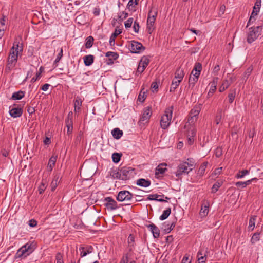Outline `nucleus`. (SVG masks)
I'll use <instances>...</instances> for the list:
<instances>
[{
  "mask_svg": "<svg viewBox=\"0 0 263 263\" xmlns=\"http://www.w3.org/2000/svg\"><path fill=\"white\" fill-rule=\"evenodd\" d=\"M144 88H142L138 97L137 100L139 101L140 102L143 103L144 102L145 100L146 99L147 97L146 92L145 91H143Z\"/></svg>",
  "mask_w": 263,
  "mask_h": 263,
  "instance_id": "29",
  "label": "nucleus"
},
{
  "mask_svg": "<svg viewBox=\"0 0 263 263\" xmlns=\"http://www.w3.org/2000/svg\"><path fill=\"white\" fill-rule=\"evenodd\" d=\"M106 57L110 58L112 60H116L119 57V54L117 52L108 51L105 54Z\"/></svg>",
  "mask_w": 263,
  "mask_h": 263,
  "instance_id": "37",
  "label": "nucleus"
},
{
  "mask_svg": "<svg viewBox=\"0 0 263 263\" xmlns=\"http://www.w3.org/2000/svg\"><path fill=\"white\" fill-rule=\"evenodd\" d=\"M230 85V84L227 81H226V80H224L223 82H222L221 85L219 87V91L223 92L226 89H227Z\"/></svg>",
  "mask_w": 263,
  "mask_h": 263,
  "instance_id": "44",
  "label": "nucleus"
},
{
  "mask_svg": "<svg viewBox=\"0 0 263 263\" xmlns=\"http://www.w3.org/2000/svg\"><path fill=\"white\" fill-rule=\"evenodd\" d=\"M198 78L196 77H192L191 75L189 79V86L193 87L195 86V83L197 82Z\"/></svg>",
  "mask_w": 263,
  "mask_h": 263,
  "instance_id": "45",
  "label": "nucleus"
},
{
  "mask_svg": "<svg viewBox=\"0 0 263 263\" xmlns=\"http://www.w3.org/2000/svg\"><path fill=\"white\" fill-rule=\"evenodd\" d=\"M34 245L32 243H27L17 251L16 256L18 258L26 257L34 250Z\"/></svg>",
  "mask_w": 263,
  "mask_h": 263,
  "instance_id": "3",
  "label": "nucleus"
},
{
  "mask_svg": "<svg viewBox=\"0 0 263 263\" xmlns=\"http://www.w3.org/2000/svg\"><path fill=\"white\" fill-rule=\"evenodd\" d=\"M25 92L23 91H18L17 92H14L11 97V99L13 100H20L24 97Z\"/></svg>",
  "mask_w": 263,
  "mask_h": 263,
  "instance_id": "25",
  "label": "nucleus"
},
{
  "mask_svg": "<svg viewBox=\"0 0 263 263\" xmlns=\"http://www.w3.org/2000/svg\"><path fill=\"white\" fill-rule=\"evenodd\" d=\"M18 54L15 51H10L8 59L7 68L9 70L12 69L16 65L17 61Z\"/></svg>",
  "mask_w": 263,
  "mask_h": 263,
  "instance_id": "8",
  "label": "nucleus"
},
{
  "mask_svg": "<svg viewBox=\"0 0 263 263\" xmlns=\"http://www.w3.org/2000/svg\"><path fill=\"white\" fill-rule=\"evenodd\" d=\"M249 173V171L247 170H243L239 172L238 173L236 174V177L238 179L242 178L247 174Z\"/></svg>",
  "mask_w": 263,
  "mask_h": 263,
  "instance_id": "42",
  "label": "nucleus"
},
{
  "mask_svg": "<svg viewBox=\"0 0 263 263\" xmlns=\"http://www.w3.org/2000/svg\"><path fill=\"white\" fill-rule=\"evenodd\" d=\"M104 202V205L109 211H113L118 208L117 202L111 197L105 198Z\"/></svg>",
  "mask_w": 263,
  "mask_h": 263,
  "instance_id": "9",
  "label": "nucleus"
},
{
  "mask_svg": "<svg viewBox=\"0 0 263 263\" xmlns=\"http://www.w3.org/2000/svg\"><path fill=\"white\" fill-rule=\"evenodd\" d=\"M159 197H164V195L162 194V195H158L157 194L149 195L148 196L147 198V200H157V198Z\"/></svg>",
  "mask_w": 263,
  "mask_h": 263,
  "instance_id": "48",
  "label": "nucleus"
},
{
  "mask_svg": "<svg viewBox=\"0 0 263 263\" xmlns=\"http://www.w3.org/2000/svg\"><path fill=\"white\" fill-rule=\"evenodd\" d=\"M93 37L91 36H89L86 39L85 47L86 48H90L92 46L93 43Z\"/></svg>",
  "mask_w": 263,
  "mask_h": 263,
  "instance_id": "36",
  "label": "nucleus"
},
{
  "mask_svg": "<svg viewBox=\"0 0 263 263\" xmlns=\"http://www.w3.org/2000/svg\"><path fill=\"white\" fill-rule=\"evenodd\" d=\"M145 68V67H144L143 66H141L139 65L136 71V74L138 76L139 74L142 73Z\"/></svg>",
  "mask_w": 263,
  "mask_h": 263,
  "instance_id": "63",
  "label": "nucleus"
},
{
  "mask_svg": "<svg viewBox=\"0 0 263 263\" xmlns=\"http://www.w3.org/2000/svg\"><path fill=\"white\" fill-rule=\"evenodd\" d=\"M129 253H126L121 259L120 263H128Z\"/></svg>",
  "mask_w": 263,
  "mask_h": 263,
  "instance_id": "61",
  "label": "nucleus"
},
{
  "mask_svg": "<svg viewBox=\"0 0 263 263\" xmlns=\"http://www.w3.org/2000/svg\"><path fill=\"white\" fill-rule=\"evenodd\" d=\"M209 202L207 201H204L202 204L200 214L201 217L206 216L209 213Z\"/></svg>",
  "mask_w": 263,
  "mask_h": 263,
  "instance_id": "15",
  "label": "nucleus"
},
{
  "mask_svg": "<svg viewBox=\"0 0 263 263\" xmlns=\"http://www.w3.org/2000/svg\"><path fill=\"white\" fill-rule=\"evenodd\" d=\"M128 16V13L122 11L120 13L118 16L120 20L123 21V20L125 19Z\"/></svg>",
  "mask_w": 263,
  "mask_h": 263,
  "instance_id": "59",
  "label": "nucleus"
},
{
  "mask_svg": "<svg viewBox=\"0 0 263 263\" xmlns=\"http://www.w3.org/2000/svg\"><path fill=\"white\" fill-rule=\"evenodd\" d=\"M139 0H130L127 4V8L129 10H132L138 4Z\"/></svg>",
  "mask_w": 263,
  "mask_h": 263,
  "instance_id": "40",
  "label": "nucleus"
},
{
  "mask_svg": "<svg viewBox=\"0 0 263 263\" xmlns=\"http://www.w3.org/2000/svg\"><path fill=\"white\" fill-rule=\"evenodd\" d=\"M129 48L132 53H138L140 51H144L145 49L142 44L136 41H131Z\"/></svg>",
  "mask_w": 263,
  "mask_h": 263,
  "instance_id": "7",
  "label": "nucleus"
},
{
  "mask_svg": "<svg viewBox=\"0 0 263 263\" xmlns=\"http://www.w3.org/2000/svg\"><path fill=\"white\" fill-rule=\"evenodd\" d=\"M158 15V10L156 8L152 7L148 13V15L157 17Z\"/></svg>",
  "mask_w": 263,
  "mask_h": 263,
  "instance_id": "43",
  "label": "nucleus"
},
{
  "mask_svg": "<svg viewBox=\"0 0 263 263\" xmlns=\"http://www.w3.org/2000/svg\"><path fill=\"white\" fill-rule=\"evenodd\" d=\"M56 263H64L63 256L61 253H58L55 256Z\"/></svg>",
  "mask_w": 263,
  "mask_h": 263,
  "instance_id": "51",
  "label": "nucleus"
},
{
  "mask_svg": "<svg viewBox=\"0 0 263 263\" xmlns=\"http://www.w3.org/2000/svg\"><path fill=\"white\" fill-rule=\"evenodd\" d=\"M262 30V25L249 28L247 33V42L251 44L255 41L261 34Z\"/></svg>",
  "mask_w": 263,
  "mask_h": 263,
  "instance_id": "1",
  "label": "nucleus"
},
{
  "mask_svg": "<svg viewBox=\"0 0 263 263\" xmlns=\"http://www.w3.org/2000/svg\"><path fill=\"white\" fill-rule=\"evenodd\" d=\"M133 22V18H129L125 22V28H130L132 26V25Z\"/></svg>",
  "mask_w": 263,
  "mask_h": 263,
  "instance_id": "56",
  "label": "nucleus"
},
{
  "mask_svg": "<svg viewBox=\"0 0 263 263\" xmlns=\"http://www.w3.org/2000/svg\"><path fill=\"white\" fill-rule=\"evenodd\" d=\"M146 227L152 233L153 237L155 238H157L160 236V230L159 228L154 224L146 225Z\"/></svg>",
  "mask_w": 263,
  "mask_h": 263,
  "instance_id": "14",
  "label": "nucleus"
},
{
  "mask_svg": "<svg viewBox=\"0 0 263 263\" xmlns=\"http://www.w3.org/2000/svg\"><path fill=\"white\" fill-rule=\"evenodd\" d=\"M11 51H15L16 53L18 54L19 52H21L23 51V45L22 43H20L18 41H14L13 45L11 49Z\"/></svg>",
  "mask_w": 263,
  "mask_h": 263,
  "instance_id": "18",
  "label": "nucleus"
},
{
  "mask_svg": "<svg viewBox=\"0 0 263 263\" xmlns=\"http://www.w3.org/2000/svg\"><path fill=\"white\" fill-rule=\"evenodd\" d=\"M181 81L174 79L172 81V84L171 85L170 91V92H174L177 87L179 86Z\"/></svg>",
  "mask_w": 263,
  "mask_h": 263,
  "instance_id": "33",
  "label": "nucleus"
},
{
  "mask_svg": "<svg viewBox=\"0 0 263 263\" xmlns=\"http://www.w3.org/2000/svg\"><path fill=\"white\" fill-rule=\"evenodd\" d=\"M151 107L148 106L144 108L143 114L140 118V123L142 121L148 122L152 116Z\"/></svg>",
  "mask_w": 263,
  "mask_h": 263,
  "instance_id": "12",
  "label": "nucleus"
},
{
  "mask_svg": "<svg viewBox=\"0 0 263 263\" xmlns=\"http://www.w3.org/2000/svg\"><path fill=\"white\" fill-rule=\"evenodd\" d=\"M198 263H205L206 261V255L203 254L202 252L201 251H198L197 253Z\"/></svg>",
  "mask_w": 263,
  "mask_h": 263,
  "instance_id": "35",
  "label": "nucleus"
},
{
  "mask_svg": "<svg viewBox=\"0 0 263 263\" xmlns=\"http://www.w3.org/2000/svg\"><path fill=\"white\" fill-rule=\"evenodd\" d=\"M57 156H52L49 160V162L47 165V170L51 172L53 169V166L55 165Z\"/></svg>",
  "mask_w": 263,
  "mask_h": 263,
  "instance_id": "21",
  "label": "nucleus"
},
{
  "mask_svg": "<svg viewBox=\"0 0 263 263\" xmlns=\"http://www.w3.org/2000/svg\"><path fill=\"white\" fill-rule=\"evenodd\" d=\"M187 161H185L186 163H188L189 165V168H193L195 167L194 161L193 158H188Z\"/></svg>",
  "mask_w": 263,
  "mask_h": 263,
  "instance_id": "58",
  "label": "nucleus"
},
{
  "mask_svg": "<svg viewBox=\"0 0 263 263\" xmlns=\"http://www.w3.org/2000/svg\"><path fill=\"white\" fill-rule=\"evenodd\" d=\"M136 184L140 186L146 187L151 185V181L148 179L140 178L137 180Z\"/></svg>",
  "mask_w": 263,
  "mask_h": 263,
  "instance_id": "19",
  "label": "nucleus"
},
{
  "mask_svg": "<svg viewBox=\"0 0 263 263\" xmlns=\"http://www.w3.org/2000/svg\"><path fill=\"white\" fill-rule=\"evenodd\" d=\"M59 175H55L54 176V178L51 183V184H50V186H51V191H54L55 189L57 188V185L58 184V183H59Z\"/></svg>",
  "mask_w": 263,
  "mask_h": 263,
  "instance_id": "26",
  "label": "nucleus"
},
{
  "mask_svg": "<svg viewBox=\"0 0 263 263\" xmlns=\"http://www.w3.org/2000/svg\"><path fill=\"white\" fill-rule=\"evenodd\" d=\"M171 213V208H167L165 210H164L162 213V214L160 216L159 219L161 220H164L167 218Z\"/></svg>",
  "mask_w": 263,
  "mask_h": 263,
  "instance_id": "30",
  "label": "nucleus"
},
{
  "mask_svg": "<svg viewBox=\"0 0 263 263\" xmlns=\"http://www.w3.org/2000/svg\"><path fill=\"white\" fill-rule=\"evenodd\" d=\"M111 176L114 179L122 180V175L121 174V168L119 171H113L111 173Z\"/></svg>",
  "mask_w": 263,
  "mask_h": 263,
  "instance_id": "34",
  "label": "nucleus"
},
{
  "mask_svg": "<svg viewBox=\"0 0 263 263\" xmlns=\"http://www.w3.org/2000/svg\"><path fill=\"white\" fill-rule=\"evenodd\" d=\"M207 165H208V162H204L200 165V166L198 171V172H197V175L199 177H201L204 175L205 168L207 166Z\"/></svg>",
  "mask_w": 263,
  "mask_h": 263,
  "instance_id": "28",
  "label": "nucleus"
},
{
  "mask_svg": "<svg viewBox=\"0 0 263 263\" xmlns=\"http://www.w3.org/2000/svg\"><path fill=\"white\" fill-rule=\"evenodd\" d=\"M259 239H260V233L256 232L252 236L251 239V242L252 244H254L256 242L259 241Z\"/></svg>",
  "mask_w": 263,
  "mask_h": 263,
  "instance_id": "41",
  "label": "nucleus"
},
{
  "mask_svg": "<svg viewBox=\"0 0 263 263\" xmlns=\"http://www.w3.org/2000/svg\"><path fill=\"white\" fill-rule=\"evenodd\" d=\"M161 229L165 232V233H169L171 231V229L169 227V222H163L162 225Z\"/></svg>",
  "mask_w": 263,
  "mask_h": 263,
  "instance_id": "38",
  "label": "nucleus"
},
{
  "mask_svg": "<svg viewBox=\"0 0 263 263\" xmlns=\"http://www.w3.org/2000/svg\"><path fill=\"white\" fill-rule=\"evenodd\" d=\"M193 169V168H189V165L188 163H186V162H182L178 166L175 174L176 176L181 178L183 175L188 174Z\"/></svg>",
  "mask_w": 263,
  "mask_h": 263,
  "instance_id": "4",
  "label": "nucleus"
},
{
  "mask_svg": "<svg viewBox=\"0 0 263 263\" xmlns=\"http://www.w3.org/2000/svg\"><path fill=\"white\" fill-rule=\"evenodd\" d=\"M134 195L130 193L128 191H120L116 197V199L118 201L122 202V201H132Z\"/></svg>",
  "mask_w": 263,
  "mask_h": 263,
  "instance_id": "5",
  "label": "nucleus"
},
{
  "mask_svg": "<svg viewBox=\"0 0 263 263\" xmlns=\"http://www.w3.org/2000/svg\"><path fill=\"white\" fill-rule=\"evenodd\" d=\"M222 154V151L221 148H220V147L217 148L215 151V156H216V157L219 158V157H220L221 156Z\"/></svg>",
  "mask_w": 263,
  "mask_h": 263,
  "instance_id": "64",
  "label": "nucleus"
},
{
  "mask_svg": "<svg viewBox=\"0 0 263 263\" xmlns=\"http://www.w3.org/2000/svg\"><path fill=\"white\" fill-rule=\"evenodd\" d=\"M184 76V72L183 70L179 67L176 70L174 79L179 80L181 82Z\"/></svg>",
  "mask_w": 263,
  "mask_h": 263,
  "instance_id": "20",
  "label": "nucleus"
},
{
  "mask_svg": "<svg viewBox=\"0 0 263 263\" xmlns=\"http://www.w3.org/2000/svg\"><path fill=\"white\" fill-rule=\"evenodd\" d=\"M236 92L235 91H232L229 93L228 95V98H229V102L230 103H232L235 98Z\"/></svg>",
  "mask_w": 263,
  "mask_h": 263,
  "instance_id": "53",
  "label": "nucleus"
},
{
  "mask_svg": "<svg viewBox=\"0 0 263 263\" xmlns=\"http://www.w3.org/2000/svg\"><path fill=\"white\" fill-rule=\"evenodd\" d=\"M72 117L73 112L72 111L69 112L65 121V125L67 128V132H71L73 129Z\"/></svg>",
  "mask_w": 263,
  "mask_h": 263,
  "instance_id": "13",
  "label": "nucleus"
},
{
  "mask_svg": "<svg viewBox=\"0 0 263 263\" xmlns=\"http://www.w3.org/2000/svg\"><path fill=\"white\" fill-rule=\"evenodd\" d=\"M202 70V65L200 63H196L194 67V68L192 71L197 72V70L199 71V72L200 73Z\"/></svg>",
  "mask_w": 263,
  "mask_h": 263,
  "instance_id": "52",
  "label": "nucleus"
},
{
  "mask_svg": "<svg viewBox=\"0 0 263 263\" xmlns=\"http://www.w3.org/2000/svg\"><path fill=\"white\" fill-rule=\"evenodd\" d=\"M200 112V109L198 107H194L191 109L189 119L188 122L190 124H193L196 122L198 119V115Z\"/></svg>",
  "mask_w": 263,
  "mask_h": 263,
  "instance_id": "10",
  "label": "nucleus"
},
{
  "mask_svg": "<svg viewBox=\"0 0 263 263\" xmlns=\"http://www.w3.org/2000/svg\"><path fill=\"white\" fill-rule=\"evenodd\" d=\"M79 250L80 252V256L83 257L87 254L91 253L93 251V248L91 246H81Z\"/></svg>",
  "mask_w": 263,
  "mask_h": 263,
  "instance_id": "11",
  "label": "nucleus"
},
{
  "mask_svg": "<svg viewBox=\"0 0 263 263\" xmlns=\"http://www.w3.org/2000/svg\"><path fill=\"white\" fill-rule=\"evenodd\" d=\"M41 73H42L41 71L37 72L36 73V77H33L31 80V82L33 83L35 82L37 80L39 79L41 77Z\"/></svg>",
  "mask_w": 263,
  "mask_h": 263,
  "instance_id": "62",
  "label": "nucleus"
},
{
  "mask_svg": "<svg viewBox=\"0 0 263 263\" xmlns=\"http://www.w3.org/2000/svg\"><path fill=\"white\" fill-rule=\"evenodd\" d=\"M222 183V182H216L215 183H214L212 187V193H216L218 190V189L221 186Z\"/></svg>",
  "mask_w": 263,
  "mask_h": 263,
  "instance_id": "46",
  "label": "nucleus"
},
{
  "mask_svg": "<svg viewBox=\"0 0 263 263\" xmlns=\"http://www.w3.org/2000/svg\"><path fill=\"white\" fill-rule=\"evenodd\" d=\"M121 156H122V154L120 153H113L112 155V161L116 163H118L121 159Z\"/></svg>",
  "mask_w": 263,
  "mask_h": 263,
  "instance_id": "39",
  "label": "nucleus"
},
{
  "mask_svg": "<svg viewBox=\"0 0 263 263\" xmlns=\"http://www.w3.org/2000/svg\"><path fill=\"white\" fill-rule=\"evenodd\" d=\"M9 114L12 117L17 118L22 116L23 110L21 108L14 107L10 109Z\"/></svg>",
  "mask_w": 263,
  "mask_h": 263,
  "instance_id": "16",
  "label": "nucleus"
},
{
  "mask_svg": "<svg viewBox=\"0 0 263 263\" xmlns=\"http://www.w3.org/2000/svg\"><path fill=\"white\" fill-rule=\"evenodd\" d=\"M222 118V111L220 110L219 112H218L217 115L216 116V118L215 120V122L217 125L218 124L221 120Z\"/></svg>",
  "mask_w": 263,
  "mask_h": 263,
  "instance_id": "55",
  "label": "nucleus"
},
{
  "mask_svg": "<svg viewBox=\"0 0 263 263\" xmlns=\"http://www.w3.org/2000/svg\"><path fill=\"white\" fill-rule=\"evenodd\" d=\"M174 107L170 106L165 109L164 115L160 120V126L163 129H166L170 125L172 118V113Z\"/></svg>",
  "mask_w": 263,
  "mask_h": 263,
  "instance_id": "2",
  "label": "nucleus"
},
{
  "mask_svg": "<svg viewBox=\"0 0 263 263\" xmlns=\"http://www.w3.org/2000/svg\"><path fill=\"white\" fill-rule=\"evenodd\" d=\"M63 57V49L61 48L60 52L58 54L55 60L54 61V64L58 63Z\"/></svg>",
  "mask_w": 263,
  "mask_h": 263,
  "instance_id": "54",
  "label": "nucleus"
},
{
  "mask_svg": "<svg viewBox=\"0 0 263 263\" xmlns=\"http://www.w3.org/2000/svg\"><path fill=\"white\" fill-rule=\"evenodd\" d=\"M256 216H251L249 219L248 229L249 231H253L255 228Z\"/></svg>",
  "mask_w": 263,
  "mask_h": 263,
  "instance_id": "31",
  "label": "nucleus"
},
{
  "mask_svg": "<svg viewBox=\"0 0 263 263\" xmlns=\"http://www.w3.org/2000/svg\"><path fill=\"white\" fill-rule=\"evenodd\" d=\"M149 63V59L146 56H143L141 59V60L139 62V65L146 68L147 66V65H148Z\"/></svg>",
  "mask_w": 263,
  "mask_h": 263,
  "instance_id": "32",
  "label": "nucleus"
},
{
  "mask_svg": "<svg viewBox=\"0 0 263 263\" xmlns=\"http://www.w3.org/2000/svg\"><path fill=\"white\" fill-rule=\"evenodd\" d=\"M83 59L85 66H89L93 63L94 57L93 55L90 54L85 56L83 58Z\"/></svg>",
  "mask_w": 263,
  "mask_h": 263,
  "instance_id": "22",
  "label": "nucleus"
},
{
  "mask_svg": "<svg viewBox=\"0 0 263 263\" xmlns=\"http://www.w3.org/2000/svg\"><path fill=\"white\" fill-rule=\"evenodd\" d=\"M82 100L80 97H77L74 98V111L76 113L80 109L81 106L82 105Z\"/></svg>",
  "mask_w": 263,
  "mask_h": 263,
  "instance_id": "24",
  "label": "nucleus"
},
{
  "mask_svg": "<svg viewBox=\"0 0 263 263\" xmlns=\"http://www.w3.org/2000/svg\"><path fill=\"white\" fill-rule=\"evenodd\" d=\"M191 135H187L188 143L189 145L193 144L194 141V137L195 136V133H191Z\"/></svg>",
  "mask_w": 263,
  "mask_h": 263,
  "instance_id": "49",
  "label": "nucleus"
},
{
  "mask_svg": "<svg viewBox=\"0 0 263 263\" xmlns=\"http://www.w3.org/2000/svg\"><path fill=\"white\" fill-rule=\"evenodd\" d=\"M218 78H214L213 81L210 83V92H212L213 94L216 89L217 84L218 83Z\"/></svg>",
  "mask_w": 263,
  "mask_h": 263,
  "instance_id": "27",
  "label": "nucleus"
},
{
  "mask_svg": "<svg viewBox=\"0 0 263 263\" xmlns=\"http://www.w3.org/2000/svg\"><path fill=\"white\" fill-rule=\"evenodd\" d=\"M128 246L127 249L128 252H132L135 249V238L132 234H130L127 240Z\"/></svg>",
  "mask_w": 263,
  "mask_h": 263,
  "instance_id": "17",
  "label": "nucleus"
},
{
  "mask_svg": "<svg viewBox=\"0 0 263 263\" xmlns=\"http://www.w3.org/2000/svg\"><path fill=\"white\" fill-rule=\"evenodd\" d=\"M166 165V164H161L159 165L156 168L155 175L157 176L159 174H164L165 172L167 170V168L165 167H164L163 166Z\"/></svg>",
  "mask_w": 263,
  "mask_h": 263,
  "instance_id": "23",
  "label": "nucleus"
},
{
  "mask_svg": "<svg viewBox=\"0 0 263 263\" xmlns=\"http://www.w3.org/2000/svg\"><path fill=\"white\" fill-rule=\"evenodd\" d=\"M122 180H127L133 178L134 176V169L130 167H123L121 168Z\"/></svg>",
  "mask_w": 263,
  "mask_h": 263,
  "instance_id": "6",
  "label": "nucleus"
},
{
  "mask_svg": "<svg viewBox=\"0 0 263 263\" xmlns=\"http://www.w3.org/2000/svg\"><path fill=\"white\" fill-rule=\"evenodd\" d=\"M228 79L226 80L228 81V82L231 85L233 82H234L236 80V77L233 76H231L230 74L228 75L227 76Z\"/></svg>",
  "mask_w": 263,
  "mask_h": 263,
  "instance_id": "57",
  "label": "nucleus"
},
{
  "mask_svg": "<svg viewBox=\"0 0 263 263\" xmlns=\"http://www.w3.org/2000/svg\"><path fill=\"white\" fill-rule=\"evenodd\" d=\"M252 69L250 68H248L247 69V70L245 71V72L243 73V78L245 79H247L248 77L250 75Z\"/></svg>",
  "mask_w": 263,
  "mask_h": 263,
  "instance_id": "60",
  "label": "nucleus"
},
{
  "mask_svg": "<svg viewBox=\"0 0 263 263\" xmlns=\"http://www.w3.org/2000/svg\"><path fill=\"white\" fill-rule=\"evenodd\" d=\"M47 185L46 182H42L39 187L38 191L40 194H42L46 188Z\"/></svg>",
  "mask_w": 263,
  "mask_h": 263,
  "instance_id": "50",
  "label": "nucleus"
},
{
  "mask_svg": "<svg viewBox=\"0 0 263 263\" xmlns=\"http://www.w3.org/2000/svg\"><path fill=\"white\" fill-rule=\"evenodd\" d=\"M156 17L148 15L147 20V24L150 26H154V23L155 22Z\"/></svg>",
  "mask_w": 263,
  "mask_h": 263,
  "instance_id": "47",
  "label": "nucleus"
}]
</instances>
